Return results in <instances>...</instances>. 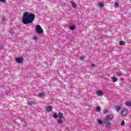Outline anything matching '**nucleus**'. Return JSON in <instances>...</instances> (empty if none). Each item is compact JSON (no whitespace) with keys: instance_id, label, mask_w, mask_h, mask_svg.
<instances>
[{"instance_id":"obj_31","label":"nucleus","mask_w":131,"mask_h":131,"mask_svg":"<svg viewBox=\"0 0 131 131\" xmlns=\"http://www.w3.org/2000/svg\"><path fill=\"white\" fill-rule=\"evenodd\" d=\"M91 67H95V64H92V65H91Z\"/></svg>"},{"instance_id":"obj_25","label":"nucleus","mask_w":131,"mask_h":131,"mask_svg":"<svg viewBox=\"0 0 131 131\" xmlns=\"http://www.w3.org/2000/svg\"><path fill=\"white\" fill-rule=\"evenodd\" d=\"M103 6H104V4H103V3H99V7L100 8H102V7H103Z\"/></svg>"},{"instance_id":"obj_32","label":"nucleus","mask_w":131,"mask_h":131,"mask_svg":"<svg viewBox=\"0 0 131 131\" xmlns=\"http://www.w3.org/2000/svg\"><path fill=\"white\" fill-rule=\"evenodd\" d=\"M130 1H131V0H130Z\"/></svg>"},{"instance_id":"obj_19","label":"nucleus","mask_w":131,"mask_h":131,"mask_svg":"<svg viewBox=\"0 0 131 131\" xmlns=\"http://www.w3.org/2000/svg\"><path fill=\"white\" fill-rule=\"evenodd\" d=\"M97 122L98 123H99V124H104V123L103 122V121H102L100 119H97Z\"/></svg>"},{"instance_id":"obj_30","label":"nucleus","mask_w":131,"mask_h":131,"mask_svg":"<svg viewBox=\"0 0 131 131\" xmlns=\"http://www.w3.org/2000/svg\"><path fill=\"white\" fill-rule=\"evenodd\" d=\"M80 60H83V57L81 56L80 57Z\"/></svg>"},{"instance_id":"obj_7","label":"nucleus","mask_w":131,"mask_h":131,"mask_svg":"<svg viewBox=\"0 0 131 131\" xmlns=\"http://www.w3.org/2000/svg\"><path fill=\"white\" fill-rule=\"evenodd\" d=\"M96 94L97 96H99V97H101V96H103L104 95V93L100 91H97Z\"/></svg>"},{"instance_id":"obj_26","label":"nucleus","mask_w":131,"mask_h":131,"mask_svg":"<svg viewBox=\"0 0 131 131\" xmlns=\"http://www.w3.org/2000/svg\"><path fill=\"white\" fill-rule=\"evenodd\" d=\"M33 39L34 40H37V37H36V36H33Z\"/></svg>"},{"instance_id":"obj_22","label":"nucleus","mask_w":131,"mask_h":131,"mask_svg":"<svg viewBox=\"0 0 131 131\" xmlns=\"http://www.w3.org/2000/svg\"><path fill=\"white\" fill-rule=\"evenodd\" d=\"M53 117L56 119V118H58V114L57 113L53 114Z\"/></svg>"},{"instance_id":"obj_2","label":"nucleus","mask_w":131,"mask_h":131,"mask_svg":"<svg viewBox=\"0 0 131 131\" xmlns=\"http://www.w3.org/2000/svg\"><path fill=\"white\" fill-rule=\"evenodd\" d=\"M35 31L39 34H41L43 32V30H42L41 27L39 25H37L35 26Z\"/></svg>"},{"instance_id":"obj_14","label":"nucleus","mask_w":131,"mask_h":131,"mask_svg":"<svg viewBox=\"0 0 131 131\" xmlns=\"http://www.w3.org/2000/svg\"><path fill=\"white\" fill-rule=\"evenodd\" d=\"M46 108H47V111L48 112H51L52 110V106H47Z\"/></svg>"},{"instance_id":"obj_28","label":"nucleus","mask_w":131,"mask_h":131,"mask_svg":"<svg viewBox=\"0 0 131 131\" xmlns=\"http://www.w3.org/2000/svg\"><path fill=\"white\" fill-rule=\"evenodd\" d=\"M107 112H108V110H105L103 111V113H104V114H106V113Z\"/></svg>"},{"instance_id":"obj_3","label":"nucleus","mask_w":131,"mask_h":131,"mask_svg":"<svg viewBox=\"0 0 131 131\" xmlns=\"http://www.w3.org/2000/svg\"><path fill=\"white\" fill-rule=\"evenodd\" d=\"M127 112H128V110L125 108L121 110V114L122 115V116H126Z\"/></svg>"},{"instance_id":"obj_4","label":"nucleus","mask_w":131,"mask_h":131,"mask_svg":"<svg viewBox=\"0 0 131 131\" xmlns=\"http://www.w3.org/2000/svg\"><path fill=\"white\" fill-rule=\"evenodd\" d=\"M103 124H106V127H111V123L107 120H103Z\"/></svg>"},{"instance_id":"obj_12","label":"nucleus","mask_w":131,"mask_h":131,"mask_svg":"<svg viewBox=\"0 0 131 131\" xmlns=\"http://www.w3.org/2000/svg\"><path fill=\"white\" fill-rule=\"evenodd\" d=\"M115 109H116V111L117 112H118V111H119V110H120V109H121V106L120 105L116 106Z\"/></svg>"},{"instance_id":"obj_15","label":"nucleus","mask_w":131,"mask_h":131,"mask_svg":"<svg viewBox=\"0 0 131 131\" xmlns=\"http://www.w3.org/2000/svg\"><path fill=\"white\" fill-rule=\"evenodd\" d=\"M126 106H128V107H130L131 106V101H126L125 103Z\"/></svg>"},{"instance_id":"obj_21","label":"nucleus","mask_w":131,"mask_h":131,"mask_svg":"<svg viewBox=\"0 0 131 131\" xmlns=\"http://www.w3.org/2000/svg\"><path fill=\"white\" fill-rule=\"evenodd\" d=\"M119 45H120V46H124V45H125V43H124V42L123 41H120L119 42Z\"/></svg>"},{"instance_id":"obj_24","label":"nucleus","mask_w":131,"mask_h":131,"mask_svg":"<svg viewBox=\"0 0 131 131\" xmlns=\"http://www.w3.org/2000/svg\"><path fill=\"white\" fill-rule=\"evenodd\" d=\"M119 6V4H118V3H115V8H118Z\"/></svg>"},{"instance_id":"obj_10","label":"nucleus","mask_w":131,"mask_h":131,"mask_svg":"<svg viewBox=\"0 0 131 131\" xmlns=\"http://www.w3.org/2000/svg\"><path fill=\"white\" fill-rule=\"evenodd\" d=\"M57 123H58V124H63V123H64V121H63V120H62L61 119H59L57 120Z\"/></svg>"},{"instance_id":"obj_13","label":"nucleus","mask_w":131,"mask_h":131,"mask_svg":"<svg viewBox=\"0 0 131 131\" xmlns=\"http://www.w3.org/2000/svg\"><path fill=\"white\" fill-rule=\"evenodd\" d=\"M69 28L70 30H74L76 28V27L74 25H72L69 26Z\"/></svg>"},{"instance_id":"obj_5","label":"nucleus","mask_w":131,"mask_h":131,"mask_svg":"<svg viewBox=\"0 0 131 131\" xmlns=\"http://www.w3.org/2000/svg\"><path fill=\"white\" fill-rule=\"evenodd\" d=\"M113 118H114V116L113 115H108L105 117L104 120H107V121H109V120H113Z\"/></svg>"},{"instance_id":"obj_16","label":"nucleus","mask_w":131,"mask_h":131,"mask_svg":"<svg viewBox=\"0 0 131 131\" xmlns=\"http://www.w3.org/2000/svg\"><path fill=\"white\" fill-rule=\"evenodd\" d=\"M116 76H118V77H120V76H122V73H121V72H117L116 73Z\"/></svg>"},{"instance_id":"obj_9","label":"nucleus","mask_w":131,"mask_h":131,"mask_svg":"<svg viewBox=\"0 0 131 131\" xmlns=\"http://www.w3.org/2000/svg\"><path fill=\"white\" fill-rule=\"evenodd\" d=\"M71 4H72V7H73V8H76V7H77L76 3L73 1L71 2Z\"/></svg>"},{"instance_id":"obj_8","label":"nucleus","mask_w":131,"mask_h":131,"mask_svg":"<svg viewBox=\"0 0 131 131\" xmlns=\"http://www.w3.org/2000/svg\"><path fill=\"white\" fill-rule=\"evenodd\" d=\"M58 117L59 119H62L63 118V114L61 112L58 113Z\"/></svg>"},{"instance_id":"obj_27","label":"nucleus","mask_w":131,"mask_h":131,"mask_svg":"<svg viewBox=\"0 0 131 131\" xmlns=\"http://www.w3.org/2000/svg\"><path fill=\"white\" fill-rule=\"evenodd\" d=\"M2 21H4V22H6V21H7V18H6V17H3Z\"/></svg>"},{"instance_id":"obj_23","label":"nucleus","mask_w":131,"mask_h":131,"mask_svg":"<svg viewBox=\"0 0 131 131\" xmlns=\"http://www.w3.org/2000/svg\"><path fill=\"white\" fill-rule=\"evenodd\" d=\"M124 125H125V122L124 121L122 120V122L121 123V126H123Z\"/></svg>"},{"instance_id":"obj_29","label":"nucleus","mask_w":131,"mask_h":131,"mask_svg":"<svg viewBox=\"0 0 131 131\" xmlns=\"http://www.w3.org/2000/svg\"><path fill=\"white\" fill-rule=\"evenodd\" d=\"M2 3H6V0H0Z\"/></svg>"},{"instance_id":"obj_11","label":"nucleus","mask_w":131,"mask_h":131,"mask_svg":"<svg viewBox=\"0 0 131 131\" xmlns=\"http://www.w3.org/2000/svg\"><path fill=\"white\" fill-rule=\"evenodd\" d=\"M28 104L30 105V106H32V105H34V101H29L28 100Z\"/></svg>"},{"instance_id":"obj_20","label":"nucleus","mask_w":131,"mask_h":131,"mask_svg":"<svg viewBox=\"0 0 131 131\" xmlns=\"http://www.w3.org/2000/svg\"><path fill=\"white\" fill-rule=\"evenodd\" d=\"M97 112H100L101 111V107L100 106H97L96 108Z\"/></svg>"},{"instance_id":"obj_1","label":"nucleus","mask_w":131,"mask_h":131,"mask_svg":"<svg viewBox=\"0 0 131 131\" xmlns=\"http://www.w3.org/2000/svg\"><path fill=\"white\" fill-rule=\"evenodd\" d=\"M35 15L32 13H29L28 12H25L22 16V23L25 25L32 23L34 20Z\"/></svg>"},{"instance_id":"obj_17","label":"nucleus","mask_w":131,"mask_h":131,"mask_svg":"<svg viewBox=\"0 0 131 131\" xmlns=\"http://www.w3.org/2000/svg\"><path fill=\"white\" fill-rule=\"evenodd\" d=\"M118 81V78H117L116 77H113V82H115Z\"/></svg>"},{"instance_id":"obj_18","label":"nucleus","mask_w":131,"mask_h":131,"mask_svg":"<svg viewBox=\"0 0 131 131\" xmlns=\"http://www.w3.org/2000/svg\"><path fill=\"white\" fill-rule=\"evenodd\" d=\"M38 96L39 98H42V97H45V94L41 93L38 94Z\"/></svg>"},{"instance_id":"obj_6","label":"nucleus","mask_w":131,"mask_h":131,"mask_svg":"<svg viewBox=\"0 0 131 131\" xmlns=\"http://www.w3.org/2000/svg\"><path fill=\"white\" fill-rule=\"evenodd\" d=\"M16 61L17 62V63H23V57L16 58Z\"/></svg>"}]
</instances>
